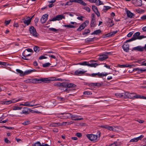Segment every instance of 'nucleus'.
<instances>
[{
	"label": "nucleus",
	"mask_w": 146,
	"mask_h": 146,
	"mask_svg": "<svg viewBox=\"0 0 146 146\" xmlns=\"http://www.w3.org/2000/svg\"><path fill=\"white\" fill-rule=\"evenodd\" d=\"M47 58V57L44 56H41L39 57L38 58L39 60H42L44 59H46Z\"/></svg>",
	"instance_id": "bf43d9fd"
},
{
	"label": "nucleus",
	"mask_w": 146,
	"mask_h": 146,
	"mask_svg": "<svg viewBox=\"0 0 146 146\" xmlns=\"http://www.w3.org/2000/svg\"><path fill=\"white\" fill-rule=\"evenodd\" d=\"M92 77L96 78H101L102 77V73L98 72L97 73H93L90 75Z\"/></svg>",
	"instance_id": "4468645a"
},
{
	"label": "nucleus",
	"mask_w": 146,
	"mask_h": 146,
	"mask_svg": "<svg viewBox=\"0 0 146 146\" xmlns=\"http://www.w3.org/2000/svg\"><path fill=\"white\" fill-rule=\"evenodd\" d=\"M25 50H26V51L27 52H27H33L32 49L29 48L26 49Z\"/></svg>",
	"instance_id": "680f3d73"
},
{
	"label": "nucleus",
	"mask_w": 146,
	"mask_h": 146,
	"mask_svg": "<svg viewBox=\"0 0 146 146\" xmlns=\"http://www.w3.org/2000/svg\"><path fill=\"white\" fill-rule=\"evenodd\" d=\"M89 63L86 61H84L82 62H80L78 64H79L81 65H84V66H89Z\"/></svg>",
	"instance_id": "7c9ffc66"
},
{
	"label": "nucleus",
	"mask_w": 146,
	"mask_h": 146,
	"mask_svg": "<svg viewBox=\"0 0 146 146\" xmlns=\"http://www.w3.org/2000/svg\"><path fill=\"white\" fill-rule=\"evenodd\" d=\"M95 21V19H92L90 23V26L91 27H95V24L94 22Z\"/></svg>",
	"instance_id": "79ce46f5"
},
{
	"label": "nucleus",
	"mask_w": 146,
	"mask_h": 146,
	"mask_svg": "<svg viewBox=\"0 0 146 146\" xmlns=\"http://www.w3.org/2000/svg\"><path fill=\"white\" fill-rule=\"evenodd\" d=\"M27 52L26 51V50L24 51L22 53V55L23 56V57H22V58L23 59L26 60H29V59L26 58L28 56H30L31 55V54H27L26 53Z\"/></svg>",
	"instance_id": "a211bd4d"
},
{
	"label": "nucleus",
	"mask_w": 146,
	"mask_h": 146,
	"mask_svg": "<svg viewBox=\"0 0 146 146\" xmlns=\"http://www.w3.org/2000/svg\"><path fill=\"white\" fill-rule=\"evenodd\" d=\"M33 146H40L41 143L39 142H37L35 143L34 145H33Z\"/></svg>",
	"instance_id": "5fc2aeb1"
},
{
	"label": "nucleus",
	"mask_w": 146,
	"mask_h": 146,
	"mask_svg": "<svg viewBox=\"0 0 146 146\" xmlns=\"http://www.w3.org/2000/svg\"><path fill=\"white\" fill-rule=\"evenodd\" d=\"M63 27H67L68 28H74L75 27V26L73 25H62Z\"/></svg>",
	"instance_id": "473e14b6"
},
{
	"label": "nucleus",
	"mask_w": 146,
	"mask_h": 146,
	"mask_svg": "<svg viewBox=\"0 0 146 146\" xmlns=\"http://www.w3.org/2000/svg\"><path fill=\"white\" fill-rule=\"evenodd\" d=\"M38 104H34L33 105H31L30 104V102H25L24 103V106H30V107H33L34 106H36Z\"/></svg>",
	"instance_id": "cd10ccee"
},
{
	"label": "nucleus",
	"mask_w": 146,
	"mask_h": 146,
	"mask_svg": "<svg viewBox=\"0 0 146 146\" xmlns=\"http://www.w3.org/2000/svg\"><path fill=\"white\" fill-rule=\"evenodd\" d=\"M70 3L72 2H76L81 4L84 6L87 5V4L84 2L82 0H70Z\"/></svg>",
	"instance_id": "9d476101"
},
{
	"label": "nucleus",
	"mask_w": 146,
	"mask_h": 146,
	"mask_svg": "<svg viewBox=\"0 0 146 146\" xmlns=\"http://www.w3.org/2000/svg\"><path fill=\"white\" fill-rule=\"evenodd\" d=\"M112 36L111 33V32H110L109 33L105 35V37H107Z\"/></svg>",
	"instance_id": "6e6d98bb"
},
{
	"label": "nucleus",
	"mask_w": 146,
	"mask_h": 146,
	"mask_svg": "<svg viewBox=\"0 0 146 146\" xmlns=\"http://www.w3.org/2000/svg\"><path fill=\"white\" fill-rule=\"evenodd\" d=\"M15 102L13 101L9 100L7 101H5L4 102V104L6 105L12 103H15Z\"/></svg>",
	"instance_id": "58836bf2"
},
{
	"label": "nucleus",
	"mask_w": 146,
	"mask_h": 146,
	"mask_svg": "<svg viewBox=\"0 0 146 146\" xmlns=\"http://www.w3.org/2000/svg\"><path fill=\"white\" fill-rule=\"evenodd\" d=\"M85 72V71H83L81 70H77L75 72L74 74H75L76 75H80L81 74H84Z\"/></svg>",
	"instance_id": "5701e85b"
},
{
	"label": "nucleus",
	"mask_w": 146,
	"mask_h": 146,
	"mask_svg": "<svg viewBox=\"0 0 146 146\" xmlns=\"http://www.w3.org/2000/svg\"><path fill=\"white\" fill-rule=\"evenodd\" d=\"M58 99L59 100L62 101H64L65 100V99L64 98L61 97H58Z\"/></svg>",
	"instance_id": "0e129e2a"
},
{
	"label": "nucleus",
	"mask_w": 146,
	"mask_h": 146,
	"mask_svg": "<svg viewBox=\"0 0 146 146\" xmlns=\"http://www.w3.org/2000/svg\"><path fill=\"white\" fill-rule=\"evenodd\" d=\"M107 19L108 22L109 23L108 25L109 27H111L113 26L114 25V23L113 22V20H111L110 18H108Z\"/></svg>",
	"instance_id": "4be33fe9"
},
{
	"label": "nucleus",
	"mask_w": 146,
	"mask_h": 146,
	"mask_svg": "<svg viewBox=\"0 0 146 146\" xmlns=\"http://www.w3.org/2000/svg\"><path fill=\"white\" fill-rule=\"evenodd\" d=\"M89 21L88 20H86L85 22L81 24L79 27V28L77 29V31H80L84 29V28L87 26L86 23L88 24Z\"/></svg>",
	"instance_id": "39448f33"
},
{
	"label": "nucleus",
	"mask_w": 146,
	"mask_h": 146,
	"mask_svg": "<svg viewBox=\"0 0 146 146\" xmlns=\"http://www.w3.org/2000/svg\"><path fill=\"white\" fill-rule=\"evenodd\" d=\"M119 67L121 68H125V67H130L131 68V67L132 66H135L133 64L131 65H130L128 64H126L125 65H120V64H118V65Z\"/></svg>",
	"instance_id": "aec40b11"
},
{
	"label": "nucleus",
	"mask_w": 146,
	"mask_h": 146,
	"mask_svg": "<svg viewBox=\"0 0 146 146\" xmlns=\"http://www.w3.org/2000/svg\"><path fill=\"white\" fill-rule=\"evenodd\" d=\"M62 115V119H69L71 117V113H66V112L61 113Z\"/></svg>",
	"instance_id": "f8f14e48"
},
{
	"label": "nucleus",
	"mask_w": 146,
	"mask_h": 146,
	"mask_svg": "<svg viewBox=\"0 0 146 146\" xmlns=\"http://www.w3.org/2000/svg\"><path fill=\"white\" fill-rule=\"evenodd\" d=\"M111 8V7H110L104 6V9H103V11H104V12H106L109 9H110Z\"/></svg>",
	"instance_id": "2f4dec72"
},
{
	"label": "nucleus",
	"mask_w": 146,
	"mask_h": 146,
	"mask_svg": "<svg viewBox=\"0 0 146 146\" xmlns=\"http://www.w3.org/2000/svg\"><path fill=\"white\" fill-rule=\"evenodd\" d=\"M30 33L33 36L35 37H37L39 36V34L36 31V29L33 26H31L29 28Z\"/></svg>",
	"instance_id": "20e7f679"
},
{
	"label": "nucleus",
	"mask_w": 146,
	"mask_h": 146,
	"mask_svg": "<svg viewBox=\"0 0 146 146\" xmlns=\"http://www.w3.org/2000/svg\"><path fill=\"white\" fill-rule=\"evenodd\" d=\"M83 9L86 10V11H87L88 12H89L90 11V8L87 6H85L84 7H83Z\"/></svg>",
	"instance_id": "3c124183"
},
{
	"label": "nucleus",
	"mask_w": 146,
	"mask_h": 146,
	"mask_svg": "<svg viewBox=\"0 0 146 146\" xmlns=\"http://www.w3.org/2000/svg\"><path fill=\"white\" fill-rule=\"evenodd\" d=\"M5 142L6 143H10L11 142L10 141H9L7 138H5L4 139Z\"/></svg>",
	"instance_id": "69168bd1"
},
{
	"label": "nucleus",
	"mask_w": 146,
	"mask_h": 146,
	"mask_svg": "<svg viewBox=\"0 0 146 146\" xmlns=\"http://www.w3.org/2000/svg\"><path fill=\"white\" fill-rule=\"evenodd\" d=\"M116 143H117L116 142H114L113 143H111L110 145L108 146H117Z\"/></svg>",
	"instance_id": "774afa93"
},
{
	"label": "nucleus",
	"mask_w": 146,
	"mask_h": 146,
	"mask_svg": "<svg viewBox=\"0 0 146 146\" xmlns=\"http://www.w3.org/2000/svg\"><path fill=\"white\" fill-rule=\"evenodd\" d=\"M138 140L137 137L135 138H134L131 139L130 142H137L138 141Z\"/></svg>",
	"instance_id": "864d4df0"
},
{
	"label": "nucleus",
	"mask_w": 146,
	"mask_h": 146,
	"mask_svg": "<svg viewBox=\"0 0 146 146\" xmlns=\"http://www.w3.org/2000/svg\"><path fill=\"white\" fill-rule=\"evenodd\" d=\"M49 29L51 31H52L53 32H56L58 31V30L56 29L53 28H49Z\"/></svg>",
	"instance_id": "13d9d810"
},
{
	"label": "nucleus",
	"mask_w": 146,
	"mask_h": 146,
	"mask_svg": "<svg viewBox=\"0 0 146 146\" xmlns=\"http://www.w3.org/2000/svg\"><path fill=\"white\" fill-rule=\"evenodd\" d=\"M87 138L91 141H94L97 139L98 135L93 134H88L86 135Z\"/></svg>",
	"instance_id": "423d86ee"
},
{
	"label": "nucleus",
	"mask_w": 146,
	"mask_h": 146,
	"mask_svg": "<svg viewBox=\"0 0 146 146\" xmlns=\"http://www.w3.org/2000/svg\"><path fill=\"white\" fill-rule=\"evenodd\" d=\"M123 50L126 52H128L129 50V46L128 44H124L122 46Z\"/></svg>",
	"instance_id": "6ab92c4d"
},
{
	"label": "nucleus",
	"mask_w": 146,
	"mask_h": 146,
	"mask_svg": "<svg viewBox=\"0 0 146 146\" xmlns=\"http://www.w3.org/2000/svg\"><path fill=\"white\" fill-rule=\"evenodd\" d=\"M71 117L72 118H74V119H72V120H74V121H78V120H81L83 119V118H78V117H80L81 116H78L76 115L75 114H72L71 113Z\"/></svg>",
	"instance_id": "ddd939ff"
},
{
	"label": "nucleus",
	"mask_w": 146,
	"mask_h": 146,
	"mask_svg": "<svg viewBox=\"0 0 146 146\" xmlns=\"http://www.w3.org/2000/svg\"><path fill=\"white\" fill-rule=\"evenodd\" d=\"M57 20H60L62 19H65V17L62 15H59L56 16Z\"/></svg>",
	"instance_id": "a878e982"
},
{
	"label": "nucleus",
	"mask_w": 146,
	"mask_h": 146,
	"mask_svg": "<svg viewBox=\"0 0 146 146\" xmlns=\"http://www.w3.org/2000/svg\"><path fill=\"white\" fill-rule=\"evenodd\" d=\"M16 71L18 73L20 74V75L21 76H24L23 72L22 70L18 69H17Z\"/></svg>",
	"instance_id": "f704fd0d"
},
{
	"label": "nucleus",
	"mask_w": 146,
	"mask_h": 146,
	"mask_svg": "<svg viewBox=\"0 0 146 146\" xmlns=\"http://www.w3.org/2000/svg\"><path fill=\"white\" fill-rule=\"evenodd\" d=\"M102 128H104L107 129L110 131H113L114 128L112 126H110L108 125H102L101 126Z\"/></svg>",
	"instance_id": "f3484780"
},
{
	"label": "nucleus",
	"mask_w": 146,
	"mask_h": 146,
	"mask_svg": "<svg viewBox=\"0 0 146 146\" xmlns=\"http://www.w3.org/2000/svg\"><path fill=\"white\" fill-rule=\"evenodd\" d=\"M115 96L117 98H122L123 93H117L115 94Z\"/></svg>",
	"instance_id": "ea45409f"
},
{
	"label": "nucleus",
	"mask_w": 146,
	"mask_h": 146,
	"mask_svg": "<svg viewBox=\"0 0 146 146\" xmlns=\"http://www.w3.org/2000/svg\"><path fill=\"white\" fill-rule=\"evenodd\" d=\"M96 5H101L103 4V3L100 0H96Z\"/></svg>",
	"instance_id": "a18cd8bd"
},
{
	"label": "nucleus",
	"mask_w": 146,
	"mask_h": 146,
	"mask_svg": "<svg viewBox=\"0 0 146 146\" xmlns=\"http://www.w3.org/2000/svg\"><path fill=\"white\" fill-rule=\"evenodd\" d=\"M76 135L79 137H81L82 136V134L81 133H76Z\"/></svg>",
	"instance_id": "338daca9"
},
{
	"label": "nucleus",
	"mask_w": 146,
	"mask_h": 146,
	"mask_svg": "<svg viewBox=\"0 0 146 146\" xmlns=\"http://www.w3.org/2000/svg\"><path fill=\"white\" fill-rule=\"evenodd\" d=\"M54 85L55 86H62L65 88H73L76 87V85L72 83L68 82H63L61 83L59 82H57L54 83Z\"/></svg>",
	"instance_id": "f257e3e1"
},
{
	"label": "nucleus",
	"mask_w": 146,
	"mask_h": 146,
	"mask_svg": "<svg viewBox=\"0 0 146 146\" xmlns=\"http://www.w3.org/2000/svg\"><path fill=\"white\" fill-rule=\"evenodd\" d=\"M133 70L134 71H137L139 73H142L143 72L146 71V69H144L143 68H134Z\"/></svg>",
	"instance_id": "dca6fc26"
},
{
	"label": "nucleus",
	"mask_w": 146,
	"mask_h": 146,
	"mask_svg": "<svg viewBox=\"0 0 146 146\" xmlns=\"http://www.w3.org/2000/svg\"><path fill=\"white\" fill-rule=\"evenodd\" d=\"M51 64L49 62L46 63L44 64H42V66L43 67H48Z\"/></svg>",
	"instance_id": "4c0bfd02"
},
{
	"label": "nucleus",
	"mask_w": 146,
	"mask_h": 146,
	"mask_svg": "<svg viewBox=\"0 0 146 146\" xmlns=\"http://www.w3.org/2000/svg\"><path fill=\"white\" fill-rule=\"evenodd\" d=\"M50 81H51V80L48 79V78H37V83H40L42 82L46 83H47V82H49Z\"/></svg>",
	"instance_id": "6e6552de"
},
{
	"label": "nucleus",
	"mask_w": 146,
	"mask_h": 146,
	"mask_svg": "<svg viewBox=\"0 0 146 146\" xmlns=\"http://www.w3.org/2000/svg\"><path fill=\"white\" fill-rule=\"evenodd\" d=\"M126 14L127 16L130 18H132L134 15V14L129 10H127L126 11Z\"/></svg>",
	"instance_id": "b1692460"
},
{
	"label": "nucleus",
	"mask_w": 146,
	"mask_h": 146,
	"mask_svg": "<svg viewBox=\"0 0 146 146\" xmlns=\"http://www.w3.org/2000/svg\"><path fill=\"white\" fill-rule=\"evenodd\" d=\"M101 31L100 29H98L96 30L92 33L91 34V35H98L101 33Z\"/></svg>",
	"instance_id": "c756f323"
},
{
	"label": "nucleus",
	"mask_w": 146,
	"mask_h": 146,
	"mask_svg": "<svg viewBox=\"0 0 146 146\" xmlns=\"http://www.w3.org/2000/svg\"><path fill=\"white\" fill-rule=\"evenodd\" d=\"M133 49L134 50L139 52H142L144 50L143 46L142 47L141 46H139L134 47L133 48Z\"/></svg>",
	"instance_id": "2eb2a0df"
},
{
	"label": "nucleus",
	"mask_w": 146,
	"mask_h": 146,
	"mask_svg": "<svg viewBox=\"0 0 146 146\" xmlns=\"http://www.w3.org/2000/svg\"><path fill=\"white\" fill-rule=\"evenodd\" d=\"M36 70H26L25 71L24 73V76L25 75H27L28 74H30L31 72H35L36 71Z\"/></svg>",
	"instance_id": "393cba45"
},
{
	"label": "nucleus",
	"mask_w": 146,
	"mask_h": 146,
	"mask_svg": "<svg viewBox=\"0 0 146 146\" xmlns=\"http://www.w3.org/2000/svg\"><path fill=\"white\" fill-rule=\"evenodd\" d=\"M145 38H146V36H144L143 35H139V38H138V39L141 40Z\"/></svg>",
	"instance_id": "052dcab7"
},
{
	"label": "nucleus",
	"mask_w": 146,
	"mask_h": 146,
	"mask_svg": "<svg viewBox=\"0 0 146 146\" xmlns=\"http://www.w3.org/2000/svg\"><path fill=\"white\" fill-rule=\"evenodd\" d=\"M22 108L17 106H15L13 107V110H20L22 109Z\"/></svg>",
	"instance_id": "de8ad7c7"
},
{
	"label": "nucleus",
	"mask_w": 146,
	"mask_h": 146,
	"mask_svg": "<svg viewBox=\"0 0 146 146\" xmlns=\"http://www.w3.org/2000/svg\"><path fill=\"white\" fill-rule=\"evenodd\" d=\"M136 11L138 13L141 14L143 13L144 11L142 9H141L140 8L137 9H136Z\"/></svg>",
	"instance_id": "e433bc0d"
},
{
	"label": "nucleus",
	"mask_w": 146,
	"mask_h": 146,
	"mask_svg": "<svg viewBox=\"0 0 146 146\" xmlns=\"http://www.w3.org/2000/svg\"><path fill=\"white\" fill-rule=\"evenodd\" d=\"M24 82L27 83L37 84V78H29L25 80Z\"/></svg>",
	"instance_id": "0eeeda50"
},
{
	"label": "nucleus",
	"mask_w": 146,
	"mask_h": 146,
	"mask_svg": "<svg viewBox=\"0 0 146 146\" xmlns=\"http://www.w3.org/2000/svg\"><path fill=\"white\" fill-rule=\"evenodd\" d=\"M33 17H32L31 18L28 17L26 18V19L25 18H23L21 19L20 21L21 22V23H23L24 24L26 25L25 26H24V27H25L26 25L28 26L30 24Z\"/></svg>",
	"instance_id": "7ed1b4c3"
},
{
	"label": "nucleus",
	"mask_w": 146,
	"mask_h": 146,
	"mask_svg": "<svg viewBox=\"0 0 146 146\" xmlns=\"http://www.w3.org/2000/svg\"><path fill=\"white\" fill-rule=\"evenodd\" d=\"M127 98L134 99L133 96V94L130 93H129Z\"/></svg>",
	"instance_id": "603ef678"
},
{
	"label": "nucleus",
	"mask_w": 146,
	"mask_h": 146,
	"mask_svg": "<svg viewBox=\"0 0 146 146\" xmlns=\"http://www.w3.org/2000/svg\"><path fill=\"white\" fill-rule=\"evenodd\" d=\"M48 17V15L47 14H45L42 16L41 19L40 21L42 24H43L46 22L47 20Z\"/></svg>",
	"instance_id": "9b49d317"
},
{
	"label": "nucleus",
	"mask_w": 146,
	"mask_h": 146,
	"mask_svg": "<svg viewBox=\"0 0 146 146\" xmlns=\"http://www.w3.org/2000/svg\"><path fill=\"white\" fill-rule=\"evenodd\" d=\"M141 97V95H136L135 96H133V97L134 99L135 98L138 99L140 98V99Z\"/></svg>",
	"instance_id": "4d7b16f0"
},
{
	"label": "nucleus",
	"mask_w": 146,
	"mask_h": 146,
	"mask_svg": "<svg viewBox=\"0 0 146 146\" xmlns=\"http://www.w3.org/2000/svg\"><path fill=\"white\" fill-rule=\"evenodd\" d=\"M29 110L31 112L33 111L30 108L29 109L27 107H24L23 108L22 112H21V114H24L25 115L28 114L29 113Z\"/></svg>",
	"instance_id": "1a4fd4ad"
},
{
	"label": "nucleus",
	"mask_w": 146,
	"mask_h": 146,
	"mask_svg": "<svg viewBox=\"0 0 146 146\" xmlns=\"http://www.w3.org/2000/svg\"><path fill=\"white\" fill-rule=\"evenodd\" d=\"M39 47L37 46H35L34 48V51L36 52H37L39 50Z\"/></svg>",
	"instance_id": "09e8293b"
},
{
	"label": "nucleus",
	"mask_w": 146,
	"mask_h": 146,
	"mask_svg": "<svg viewBox=\"0 0 146 146\" xmlns=\"http://www.w3.org/2000/svg\"><path fill=\"white\" fill-rule=\"evenodd\" d=\"M30 123V121L29 120H27L23 122L22 124L24 125H27L29 124Z\"/></svg>",
	"instance_id": "37998d69"
},
{
	"label": "nucleus",
	"mask_w": 146,
	"mask_h": 146,
	"mask_svg": "<svg viewBox=\"0 0 146 146\" xmlns=\"http://www.w3.org/2000/svg\"><path fill=\"white\" fill-rule=\"evenodd\" d=\"M94 37L92 38H87L85 39V42L86 43H88L92 41H94Z\"/></svg>",
	"instance_id": "c85d7f7f"
},
{
	"label": "nucleus",
	"mask_w": 146,
	"mask_h": 146,
	"mask_svg": "<svg viewBox=\"0 0 146 146\" xmlns=\"http://www.w3.org/2000/svg\"><path fill=\"white\" fill-rule=\"evenodd\" d=\"M90 31L89 29H88L87 30L85 29L84 30V32L83 33L82 35H84L86 34L90 33Z\"/></svg>",
	"instance_id": "49530a36"
},
{
	"label": "nucleus",
	"mask_w": 146,
	"mask_h": 146,
	"mask_svg": "<svg viewBox=\"0 0 146 146\" xmlns=\"http://www.w3.org/2000/svg\"><path fill=\"white\" fill-rule=\"evenodd\" d=\"M111 53V52H105L104 54H102L99 55L98 60L100 61L105 60L108 58V55L110 54Z\"/></svg>",
	"instance_id": "f03ea898"
},
{
	"label": "nucleus",
	"mask_w": 146,
	"mask_h": 146,
	"mask_svg": "<svg viewBox=\"0 0 146 146\" xmlns=\"http://www.w3.org/2000/svg\"><path fill=\"white\" fill-rule=\"evenodd\" d=\"M92 8L93 11H94V12H95L98 11L97 7L95 5H92Z\"/></svg>",
	"instance_id": "a19ab883"
},
{
	"label": "nucleus",
	"mask_w": 146,
	"mask_h": 146,
	"mask_svg": "<svg viewBox=\"0 0 146 146\" xmlns=\"http://www.w3.org/2000/svg\"><path fill=\"white\" fill-rule=\"evenodd\" d=\"M99 65V64L96 63L90 64L89 63V66L91 67H96L97 66Z\"/></svg>",
	"instance_id": "72a5a7b5"
},
{
	"label": "nucleus",
	"mask_w": 146,
	"mask_h": 146,
	"mask_svg": "<svg viewBox=\"0 0 146 146\" xmlns=\"http://www.w3.org/2000/svg\"><path fill=\"white\" fill-rule=\"evenodd\" d=\"M123 96L122 97V98H128V95L129 94L127 92H125L124 93H122Z\"/></svg>",
	"instance_id": "c9c22d12"
},
{
	"label": "nucleus",
	"mask_w": 146,
	"mask_h": 146,
	"mask_svg": "<svg viewBox=\"0 0 146 146\" xmlns=\"http://www.w3.org/2000/svg\"><path fill=\"white\" fill-rule=\"evenodd\" d=\"M83 94L84 95H91L92 94V93L90 91H86L84 92Z\"/></svg>",
	"instance_id": "8fccbe9b"
},
{
	"label": "nucleus",
	"mask_w": 146,
	"mask_h": 146,
	"mask_svg": "<svg viewBox=\"0 0 146 146\" xmlns=\"http://www.w3.org/2000/svg\"><path fill=\"white\" fill-rule=\"evenodd\" d=\"M60 126H61V123H53L50 124V126L52 127H56Z\"/></svg>",
	"instance_id": "bb28decb"
},
{
	"label": "nucleus",
	"mask_w": 146,
	"mask_h": 146,
	"mask_svg": "<svg viewBox=\"0 0 146 146\" xmlns=\"http://www.w3.org/2000/svg\"><path fill=\"white\" fill-rule=\"evenodd\" d=\"M139 21H146V15H144L141 17V19H139Z\"/></svg>",
	"instance_id": "c03bdc74"
},
{
	"label": "nucleus",
	"mask_w": 146,
	"mask_h": 146,
	"mask_svg": "<svg viewBox=\"0 0 146 146\" xmlns=\"http://www.w3.org/2000/svg\"><path fill=\"white\" fill-rule=\"evenodd\" d=\"M11 21V20H7V21H5V23L6 25H9V23H10V22Z\"/></svg>",
	"instance_id": "e2e57ef3"
},
{
	"label": "nucleus",
	"mask_w": 146,
	"mask_h": 146,
	"mask_svg": "<svg viewBox=\"0 0 146 146\" xmlns=\"http://www.w3.org/2000/svg\"><path fill=\"white\" fill-rule=\"evenodd\" d=\"M140 35V33L139 32H137L135 33L132 36V38L134 39V40L136 39H138L139 38V36Z\"/></svg>",
	"instance_id": "412c9836"
}]
</instances>
